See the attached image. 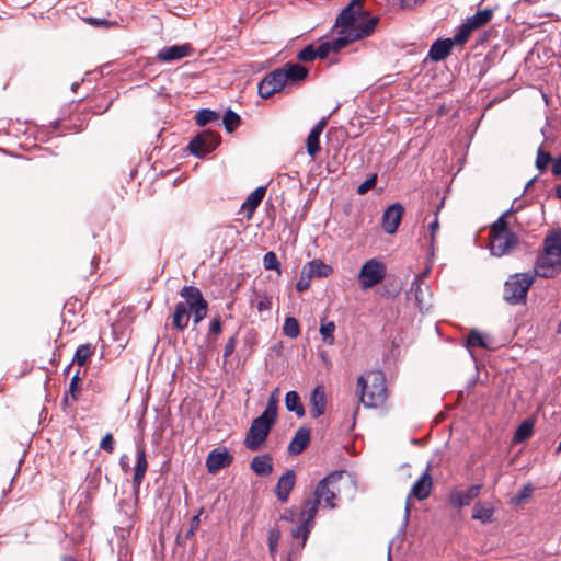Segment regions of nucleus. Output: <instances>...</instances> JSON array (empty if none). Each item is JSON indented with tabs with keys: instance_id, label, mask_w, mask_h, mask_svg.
<instances>
[{
	"instance_id": "f257e3e1",
	"label": "nucleus",
	"mask_w": 561,
	"mask_h": 561,
	"mask_svg": "<svg viewBox=\"0 0 561 561\" xmlns=\"http://www.w3.org/2000/svg\"><path fill=\"white\" fill-rule=\"evenodd\" d=\"M379 22L378 16H370L367 11L354 10L348 3L336 18L334 27L337 31L335 47L344 48L348 44L370 36Z\"/></svg>"
},
{
	"instance_id": "f03ea898",
	"label": "nucleus",
	"mask_w": 561,
	"mask_h": 561,
	"mask_svg": "<svg viewBox=\"0 0 561 561\" xmlns=\"http://www.w3.org/2000/svg\"><path fill=\"white\" fill-rule=\"evenodd\" d=\"M180 296L184 301H179L174 306L171 314L172 328L179 332L188 327L191 314L194 324H198L207 317L208 302L202 291L195 286H184L180 290Z\"/></svg>"
},
{
	"instance_id": "7ed1b4c3",
	"label": "nucleus",
	"mask_w": 561,
	"mask_h": 561,
	"mask_svg": "<svg viewBox=\"0 0 561 561\" xmlns=\"http://www.w3.org/2000/svg\"><path fill=\"white\" fill-rule=\"evenodd\" d=\"M308 70L300 64L287 62L283 67L268 72L259 83V94L268 99L274 93L283 91L287 85L304 81Z\"/></svg>"
},
{
	"instance_id": "20e7f679",
	"label": "nucleus",
	"mask_w": 561,
	"mask_h": 561,
	"mask_svg": "<svg viewBox=\"0 0 561 561\" xmlns=\"http://www.w3.org/2000/svg\"><path fill=\"white\" fill-rule=\"evenodd\" d=\"M561 272V230H553L543 239V249L538 254L533 274L552 278Z\"/></svg>"
},
{
	"instance_id": "39448f33",
	"label": "nucleus",
	"mask_w": 561,
	"mask_h": 561,
	"mask_svg": "<svg viewBox=\"0 0 561 561\" xmlns=\"http://www.w3.org/2000/svg\"><path fill=\"white\" fill-rule=\"evenodd\" d=\"M356 392L360 403L368 409H377L388 398L386 377L380 370H370L357 378Z\"/></svg>"
},
{
	"instance_id": "423d86ee",
	"label": "nucleus",
	"mask_w": 561,
	"mask_h": 561,
	"mask_svg": "<svg viewBox=\"0 0 561 561\" xmlns=\"http://www.w3.org/2000/svg\"><path fill=\"white\" fill-rule=\"evenodd\" d=\"M342 477L343 471H333L318 482L312 496L305 500L302 504L309 517L317 515L320 504L331 510L336 507L340 492L337 484Z\"/></svg>"
},
{
	"instance_id": "0eeeda50",
	"label": "nucleus",
	"mask_w": 561,
	"mask_h": 561,
	"mask_svg": "<svg viewBox=\"0 0 561 561\" xmlns=\"http://www.w3.org/2000/svg\"><path fill=\"white\" fill-rule=\"evenodd\" d=\"M536 279L531 272L511 275L504 284L503 297L510 305L525 304L527 293Z\"/></svg>"
},
{
	"instance_id": "6e6552de",
	"label": "nucleus",
	"mask_w": 561,
	"mask_h": 561,
	"mask_svg": "<svg viewBox=\"0 0 561 561\" xmlns=\"http://www.w3.org/2000/svg\"><path fill=\"white\" fill-rule=\"evenodd\" d=\"M387 275L386 264L378 257H373L366 261L357 275V280L360 289H370L385 279Z\"/></svg>"
},
{
	"instance_id": "1a4fd4ad",
	"label": "nucleus",
	"mask_w": 561,
	"mask_h": 561,
	"mask_svg": "<svg viewBox=\"0 0 561 561\" xmlns=\"http://www.w3.org/2000/svg\"><path fill=\"white\" fill-rule=\"evenodd\" d=\"M273 425V422L261 416L254 419L247 433L244 446L252 451L261 449Z\"/></svg>"
},
{
	"instance_id": "9d476101",
	"label": "nucleus",
	"mask_w": 561,
	"mask_h": 561,
	"mask_svg": "<svg viewBox=\"0 0 561 561\" xmlns=\"http://www.w3.org/2000/svg\"><path fill=\"white\" fill-rule=\"evenodd\" d=\"M219 141L220 137L218 134L211 130H204L190 141L188 148L194 156L203 158L214 151Z\"/></svg>"
},
{
	"instance_id": "9b49d317",
	"label": "nucleus",
	"mask_w": 561,
	"mask_h": 561,
	"mask_svg": "<svg viewBox=\"0 0 561 561\" xmlns=\"http://www.w3.org/2000/svg\"><path fill=\"white\" fill-rule=\"evenodd\" d=\"M518 244V237L513 233L490 236V251L494 256H503L512 252Z\"/></svg>"
},
{
	"instance_id": "f8f14e48",
	"label": "nucleus",
	"mask_w": 561,
	"mask_h": 561,
	"mask_svg": "<svg viewBox=\"0 0 561 561\" xmlns=\"http://www.w3.org/2000/svg\"><path fill=\"white\" fill-rule=\"evenodd\" d=\"M233 456L226 447H217L213 449L206 458V467L209 473H217L222 468L230 466Z\"/></svg>"
},
{
	"instance_id": "ddd939ff",
	"label": "nucleus",
	"mask_w": 561,
	"mask_h": 561,
	"mask_svg": "<svg viewBox=\"0 0 561 561\" xmlns=\"http://www.w3.org/2000/svg\"><path fill=\"white\" fill-rule=\"evenodd\" d=\"M148 470V461L146 456V447L144 443L136 445V463L133 476V489L136 494L139 493L140 485Z\"/></svg>"
},
{
	"instance_id": "4468645a",
	"label": "nucleus",
	"mask_w": 561,
	"mask_h": 561,
	"mask_svg": "<svg viewBox=\"0 0 561 561\" xmlns=\"http://www.w3.org/2000/svg\"><path fill=\"white\" fill-rule=\"evenodd\" d=\"M433 486V480L430 474V470L426 469L425 472L414 482L409 495L408 500L411 497H415L420 501L425 500L430 496ZM409 514V501H407L405 505V515Z\"/></svg>"
},
{
	"instance_id": "2eb2a0df",
	"label": "nucleus",
	"mask_w": 561,
	"mask_h": 561,
	"mask_svg": "<svg viewBox=\"0 0 561 561\" xmlns=\"http://www.w3.org/2000/svg\"><path fill=\"white\" fill-rule=\"evenodd\" d=\"M404 208L401 204L394 203L390 205L382 215V229L389 234H393L402 219Z\"/></svg>"
},
{
	"instance_id": "dca6fc26",
	"label": "nucleus",
	"mask_w": 561,
	"mask_h": 561,
	"mask_svg": "<svg viewBox=\"0 0 561 561\" xmlns=\"http://www.w3.org/2000/svg\"><path fill=\"white\" fill-rule=\"evenodd\" d=\"M192 54L193 47L191 44L165 46L158 51L157 59L161 62H171L181 60Z\"/></svg>"
},
{
	"instance_id": "f3484780",
	"label": "nucleus",
	"mask_w": 561,
	"mask_h": 561,
	"mask_svg": "<svg viewBox=\"0 0 561 561\" xmlns=\"http://www.w3.org/2000/svg\"><path fill=\"white\" fill-rule=\"evenodd\" d=\"M314 517L316 515H312L309 517L306 513V507L302 505L299 515H298V525L295 529H293L291 535L294 538H301L300 547L304 548L306 545V541L309 537V534L311 529L314 526Z\"/></svg>"
},
{
	"instance_id": "a211bd4d",
	"label": "nucleus",
	"mask_w": 561,
	"mask_h": 561,
	"mask_svg": "<svg viewBox=\"0 0 561 561\" xmlns=\"http://www.w3.org/2000/svg\"><path fill=\"white\" fill-rule=\"evenodd\" d=\"M481 490L480 484L471 485L468 490H454L449 493V504L456 508L467 506L472 500L479 496Z\"/></svg>"
},
{
	"instance_id": "6ab92c4d",
	"label": "nucleus",
	"mask_w": 561,
	"mask_h": 561,
	"mask_svg": "<svg viewBox=\"0 0 561 561\" xmlns=\"http://www.w3.org/2000/svg\"><path fill=\"white\" fill-rule=\"evenodd\" d=\"M296 476L294 470H287L279 479L275 488V495L285 503L288 501L289 494L295 486Z\"/></svg>"
},
{
	"instance_id": "aec40b11",
	"label": "nucleus",
	"mask_w": 561,
	"mask_h": 561,
	"mask_svg": "<svg viewBox=\"0 0 561 561\" xmlns=\"http://www.w3.org/2000/svg\"><path fill=\"white\" fill-rule=\"evenodd\" d=\"M310 414L318 419L323 415L327 409V394L323 386H317L310 396Z\"/></svg>"
},
{
	"instance_id": "412c9836",
	"label": "nucleus",
	"mask_w": 561,
	"mask_h": 561,
	"mask_svg": "<svg viewBox=\"0 0 561 561\" xmlns=\"http://www.w3.org/2000/svg\"><path fill=\"white\" fill-rule=\"evenodd\" d=\"M327 126V118L320 119L316 126L310 130L307 140V152L311 158H314L320 150V135Z\"/></svg>"
},
{
	"instance_id": "4be33fe9",
	"label": "nucleus",
	"mask_w": 561,
	"mask_h": 561,
	"mask_svg": "<svg viewBox=\"0 0 561 561\" xmlns=\"http://www.w3.org/2000/svg\"><path fill=\"white\" fill-rule=\"evenodd\" d=\"M266 193L265 186L255 188L242 203L241 211L245 213L247 219H251Z\"/></svg>"
},
{
	"instance_id": "5701e85b",
	"label": "nucleus",
	"mask_w": 561,
	"mask_h": 561,
	"mask_svg": "<svg viewBox=\"0 0 561 561\" xmlns=\"http://www.w3.org/2000/svg\"><path fill=\"white\" fill-rule=\"evenodd\" d=\"M454 44L450 38L435 41L428 50V58L433 61L445 60L451 53Z\"/></svg>"
},
{
	"instance_id": "b1692460",
	"label": "nucleus",
	"mask_w": 561,
	"mask_h": 561,
	"mask_svg": "<svg viewBox=\"0 0 561 561\" xmlns=\"http://www.w3.org/2000/svg\"><path fill=\"white\" fill-rule=\"evenodd\" d=\"M310 440V430L307 427H300L288 446L290 455L297 456L304 451Z\"/></svg>"
},
{
	"instance_id": "393cba45",
	"label": "nucleus",
	"mask_w": 561,
	"mask_h": 561,
	"mask_svg": "<svg viewBox=\"0 0 561 561\" xmlns=\"http://www.w3.org/2000/svg\"><path fill=\"white\" fill-rule=\"evenodd\" d=\"M304 267L312 278H324L333 273L332 266L324 263L320 259H314L307 262Z\"/></svg>"
},
{
	"instance_id": "a878e982",
	"label": "nucleus",
	"mask_w": 561,
	"mask_h": 561,
	"mask_svg": "<svg viewBox=\"0 0 561 561\" xmlns=\"http://www.w3.org/2000/svg\"><path fill=\"white\" fill-rule=\"evenodd\" d=\"M493 18L492 9H483L469 16L465 22L473 30H478L486 25Z\"/></svg>"
},
{
	"instance_id": "bb28decb",
	"label": "nucleus",
	"mask_w": 561,
	"mask_h": 561,
	"mask_svg": "<svg viewBox=\"0 0 561 561\" xmlns=\"http://www.w3.org/2000/svg\"><path fill=\"white\" fill-rule=\"evenodd\" d=\"M251 469L259 476H268L273 471V461L268 455L255 456L251 461Z\"/></svg>"
},
{
	"instance_id": "cd10ccee",
	"label": "nucleus",
	"mask_w": 561,
	"mask_h": 561,
	"mask_svg": "<svg viewBox=\"0 0 561 561\" xmlns=\"http://www.w3.org/2000/svg\"><path fill=\"white\" fill-rule=\"evenodd\" d=\"M285 405L288 411L295 412L298 417H302L305 415V409L301 404L298 392L288 391L285 396Z\"/></svg>"
},
{
	"instance_id": "c85d7f7f",
	"label": "nucleus",
	"mask_w": 561,
	"mask_h": 561,
	"mask_svg": "<svg viewBox=\"0 0 561 561\" xmlns=\"http://www.w3.org/2000/svg\"><path fill=\"white\" fill-rule=\"evenodd\" d=\"M534 433V422L531 420H524L515 431L513 443L519 444L531 437Z\"/></svg>"
},
{
	"instance_id": "c756f323",
	"label": "nucleus",
	"mask_w": 561,
	"mask_h": 561,
	"mask_svg": "<svg viewBox=\"0 0 561 561\" xmlns=\"http://www.w3.org/2000/svg\"><path fill=\"white\" fill-rule=\"evenodd\" d=\"M493 508L480 502L476 503L472 508V518L478 519L483 524L491 522Z\"/></svg>"
},
{
	"instance_id": "7c9ffc66",
	"label": "nucleus",
	"mask_w": 561,
	"mask_h": 561,
	"mask_svg": "<svg viewBox=\"0 0 561 561\" xmlns=\"http://www.w3.org/2000/svg\"><path fill=\"white\" fill-rule=\"evenodd\" d=\"M513 211V208L504 211L495 222L492 224L490 229V236H496V234H506V233H513L508 229V222L506 220V216Z\"/></svg>"
},
{
	"instance_id": "2f4dec72",
	"label": "nucleus",
	"mask_w": 561,
	"mask_h": 561,
	"mask_svg": "<svg viewBox=\"0 0 561 561\" xmlns=\"http://www.w3.org/2000/svg\"><path fill=\"white\" fill-rule=\"evenodd\" d=\"M472 32L473 30L466 22H463L459 25L456 34L453 38H450V41L454 45L462 46L468 42Z\"/></svg>"
},
{
	"instance_id": "473e14b6",
	"label": "nucleus",
	"mask_w": 561,
	"mask_h": 561,
	"mask_svg": "<svg viewBox=\"0 0 561 561\" xmlns=\"http://www.w3.org/2000/svg\"><path fill=\"white\" fill-rule=\"evenodd\" d=\"M335 323L333 321H321L320 324V334L322 336V341L328 345H333L335 342L334 337Z\"/></svg>"
},
{
	"instance_id": "72a5a7b5",
	"label": "nucleus",
	"mask_w": 561,
	"mask_h": 561,
	"mask_svg": "<svg viewBox=\"0 0 561 561\" xmlns=\"http://www.w3.org/2000/svg\"><path fill=\"white\" fill-rule=\"evenodd\" d=\"M94 353V347L91 344H82L80 345L75 354L73 363L79 366H83L88 358H90Z\"/></svg>"
},
{
	"instance_id": "f704fd0d",
	"label": "nucleus",
	"mask_w": 561,
	"mask_h": 561,
	"mask_svg": "<svg viewBox=\"0 0 561 561\" xmlns=\"http://www.w3.org/2000/svg\"><path fill=\"white\" fill-rule=\"evenodd\" d=\"M466 345L468 348H471V347L489 348V345L485 341V336L478 330L470 331V333L467 336Z\"/></svg>"
},
{
	"instance_id": "c9c22d12",
	"label": "nucleus",
	"mask_w": 561,
	"mask_h": 561,
	"mask_svg": "<svg viewBox=\"0 0 561 561\" xmlns=\"http://www.w3.org/2000/svg\"><path fill=\"white\" fill-rule=\"evenodd\" d=\"M283 333L290 339H296L300 334L299 323L294 317L285 318Z\"/></svg>"
},
{
	"instance_id": "e433bc0d",
	"label": "nucleus",
	"mask_w": 561,
	"mask_h": 561,
	"mask_svg": "<svg viewBox=\"0 0 561 561\" xmlns=\"http://www.w3.org/2000/svg\"><path fill=\"white\" fill-rule=\"evenodd\" d=\"M220 118L219 113L211 110H201L196 115V124L199 126H205L209 123L216 122Z\"/></svg>"
},
{
	"instance_id": "4c0bfd02",
	"label": "nucleus",
	"mask_w": 561,
	"mask_h": 561,
	"mask_svg": "<svg viewBox=\"0 0 561 561\" xmlns=\"http://www.w3.org/2000/svg\"><path fill=\"white\" fill-rule=\"evenodd\" d=\"M240 116L231 110H228L222 118V123L228 133H232L240 125Z\"/></svg>"
},
{
	"instance_id": "58836bf2",
	"label": "nucleus",
	"mask_w": 561,
	"mask_h": 561,
	"mask_svg": "<svg viewBox=\"0 0 561 561\" xmlns=\"http://www.w3.org/2000/svg\"><path fill=\"white\" fill-rule=\"evenodd\" d=\"M342 48L335 47V39L331 42H323L316 48L317 58L324 59L332 50L334 53L340 51Z\"/></svg>"
},
{
	"instance_id": "ea45409f",
	"label": "nucleus",
	"mask_w": 561,
	"mask_h": 561,
	"mask_svg": "<svg viewBox=\"0 0 561 561\" xmlns=\"http://www.w3.org/2000/svg\"><path fill=\"white\" fill-rule=\"evenodd\" d=\"M422 282H423V276L417 275L414 278V280L412 282L411 287H410V294H412L415 297V300L417 301L420 308H423L422 287H421Z\"/></svg>"
},
{
	"instance_id": "a19ab883",
	"label": "nucleus",
	"mask_w": 561,
	"mask_h": 561,
	"mask_svg": "<svg viewBox=\"0 0 561 561\" xmlns=\"http://www.w3.org/2000/svg\"><path fill=\"white\" fill-rule=\"evenodd\" d=\"M280 539V531L277 527L271 528L268 531V550L272 556L277 553V547Z\"/></svg>"
},
{
	"instance_id": "79ce46f5",
	"label": "nucleus",
	"mask_w": 561,
	"mask_h": 561,
	"mask_svg": "<svg viewBox=\"0 0 561 561\" xmlns=\"http://www.w3.org/2000/svg\"><path fill=\"white\" fill-rule=\"evenodd\" d=\"M277 400H268L265 410L260 416L275 423L277 419Z\"/></svg>"
},
{
	"instance_id": "37998d69",
	"label": "nucleus",
	"mask_w": 561,
	"mask_h": 561,
	"mask_svg": "<svg viewBox=\"0 0 561 561\" xmlns=\"http://www.w3.org/2000/svg\"><path fill=\"white\" fill-rule=\"evenodd\" d=\"M263 265L265 270H275L279 272L280 263L278 261L277 255L273 251H270L264 254Z\"/></svg>"
},
{
	"instance_id": "c03bdc74",
	"label": "nucleus",
	"mask_w": 561,
	"mask_h": 561,
	"mask_svg": "<svg viewBox=\"0 0 561 561\" xmlns=\"http://www.w3.org/2000/svg\"><path fill=\"white\" fill-rule=\"evenodd\" d=\"M311 279L312 277L310 276V274L305 270V267H302L299 278L296 283V289L299 293L307 290L310 287Z\"/></svg>"
},
{
	"instance_id": "a18cd8bd",
	"label": "nucleus",
	"mask_w": 561,
	"mask_h": 561,
	"mask_svg": "<svg viewBox=\"0 0 561 561\" xmlns=\"http://www.w3.org/2000/svg\"><path fill=\"white\" fill-rule=\"evenodd\" d=\"M551 162V156L548 152H545L542 149H539L536 158V167L540 172H543L548 164Z\"/></svg>"
},
{
	"instance_id": "49530a36",
	"label": "nucleus",
	"mask_w": 561,
	"mask_h": 561,
	"mask_svg": "<svg viewBox=\"0 0 561 561\" xmlns=\"http://www.w3.org/2000/svg\"><path fill=\"white\" fill-rule=\"evenodd\" d=\"M438 229H439V222H438L437 215H435L434 219L428 224L430 232H428V237H426V239L428 241V245L432 250L434 249L435 236H436Z\"/></svg>"
},
{
	"instance_id": "de8ad7c7",
	"label": "nucleus",
	"mask_w": 561,
	"mask_h": 561,
	"mask_svg": "<svg viewBox=\"0 0 561 561\" xmlns=\"http://www.w3.org/2000/svg\"><path fill=\"white\" fill-rule=\"evenodd\" d=\"M298 58L301 61H312L317 58L316 47L308 45L298 53Z\"/></svg>"
},
{
	"instance_id": "09e8293b",
	"label": "nucleus",
	"mask_w": 561,
	"mask_h": 561,
	"mask_svg": "<svg viewBox=\"0 0 561 561\" xmlns=\"http://www.w3.org/2000/svg\"><path fill=\"white\" fill-rule=\"evenodd\" d=\"M376 182H377V174L370 175L367 180H365L357 187V194H359V195L366 194L370 188H373L376 185Z\"/></svg>"
},
{
	"instance_id": "8fccbe9b",
	"label": "nucleus",
	"mask_w": 561,
	"mask_h": 561,
	"mask_svg": "<svg viewBox=\"0 0 561 561\" xmlns=\"http://www.w3.org/2000/svg\"><path fill=\"white\" fill-rule=\"evenodd\" d=\"M222 323L220 317H216L211 319L209 323V330L207 333V337L210 340L213 335H218L221 333Z\"/></svg>"
},
{
	"instance_id": "3c124183",
	"label": "nucleus",
	"mask_w": 561,
	"mask_h": 561,
	"mask_svg": "<svg viewBox=\"0 0 561 561\" xmlns=\"http://www.w3.org/2000/svg\"><path fill=\"white\" fill-rule=\"evenodd\" d=\"M255 304L260 312L268 311L272 308V298L268 296H257Z\"/></svg>"
},
{
	"instance_id": "603ef678",
	"label": "nucleus",
	"mask_w": 561,
	"mask_h": 561,
	"mask_svg": "<svg viewBox=\"0 0 561 561\" xmlns=\"http://www.w3.org/2000/svg\"><path fill=\"white\" fill-rule=\"evenodd\" d=\"M534 492V489L530 484L525 485L514 497V502L516 504H520L526 499L530 497Z\"/></svg>"
},
{
	"instance_id": "864d4df0",
	"label": "nucleus",
	"mask_w": 561,
	"mask_h": 561,
	"mask_svg": "<svg viewBox=\"0 0 561 561\" xmlns=\"http://www.w3.org/2000/svg\"><path fill=\"white\" fill-rule=\"evenodd\" d=\"M100 448L112 454L114 451V439L111 433H107L100 443Z\"/></svg>"
},
{
	"instance_id": "5fc2aeb1",
	"label": "nucleus",
	"mask_w": 561,
	"mask_h": 561,
	"mask_svg": "<svg viewBox=\"0 0 561 561\" xmlns=\"http://www.w3.org/2000/svg\"><path fill=\"white\" fill-rule=\"evenodd\" d=\"M426 0H400L399 5L402 10H413L414 8L422 5Z\"/></svg>"
},
{
	"instance_id": "6e6d98bb",
	"label": "nucleus",
	"mask_w": 561,
	"mask_h": 561,
	"mask_svg": "<svg viewBox=\"0 0 561 561\" xmlns=\"http://www.w3.org/2000/svg\"><path fill=\"white\" fill-rule=\"evenodd\" d=\"M236 344H237V339L236 336H231L227 343L225 344V348H224V357L227 358L229 357L230 355L233 354L234 350H236Z\"/></svg>"
},
{
	"instance_id": "4d7b16f0",
	"label": "nucleus",
	"mask_w": 561,
	"mask_h": 561,
	"mask_svg": "<svg viewBox=\"0 0 561 561\" xmlns=\"http://www.w3.org/2000/svg\"><path fill=\"white\" fill-rule=\"evenodd\" d=\"M90 25H93V26H102V27H108L111 25H113L114 23L108 21V20H105V19H96V18H88L85 20Z\"/></svg>"
},
{
	"instance_id": "13d9d810",
	"label": "nucleus",
	"mask_w": 561,
	"mask_h": 561,
	"mask_svg": "<svg viewBox=\"0 0 561 561\" xmlns=\"http://www.w3.org/2000/svg\"><path fill=\"white\" fill-rule=\"evenodd\" d=\"M199 524H201V519H199V513H198L191 520V526H190L188 531L186 533V538H191L192 536L195 535L196 530L199 527Z\"/></svg>"
},
{
	"instance_id": "bf43d9fd",
	"label": "nucleus",
	"mask_w": 561,
	"mask_h": 561,
	"mask_svg": "<svg viewBox=\"0 0 561 561\" xmlns=\"http://www.w3.org/2000/svg\"><path fill=\"white\" fill-rule=\"evenodd\" d=\"M78 382H79V377H78V375H75L71 378V382H70V386H69V391H70V393H71V396H72V398L75 400H77V396H78V392H79Z\"/></svg>"
},
{
	"instance_id": "052dcab7",
	"label": "nucleus",
	"mask_w": 561,
	"mask_h": 561,
	"mask_svg": "<svg viewBox=\"0 0 561 561\" xmlns=\"http://www.w3.org/2000/svg\"><path fill=\"white\" fill-rule=\"evenodd\" d=\"M551 171L554 176H561V156L552 162Z\"/></svg>"
},
{
	"instance_id": "680f3d73",
	"label": "nucleus",
	"mask_w": 561,
	"mask_h": 561,
	"mask_svg": "<svg viewBox=\"0 0 561 561\" xmlns=\"http://www.w3.org/2000/svg\"><path fill=\"white\" fill-rule=\"evenodd\" d=\"M119 466L122 470L127 473L129 471L128 456L122 455L119 458Z\"/></svg>"
},
{
	"instance_id": "e2e57ef3",
	"label": "nucleus",
	"mask_w": 561,
	"mask_h": 561,
	"mask_svg": "<svg viewBox=\"0 0 561 561\" xmlns=\"http://www.w3.org/2000/svg\"><path fill=\"white\" fill-rule=\"evenodd\" d=\"M350 3H354V10L358 11H365L363 9V0H351Z\"/></svg>"
},
{
	"instance_id": "0e129e2a",
	"label": "nucleus",
	"mask_w": 561,
	"mask_h": 561,
	"mask_svg": "<svg viewBox=\"0 0 561 561\" xmlns=\"http://www.w3.org/2000/svg\"><path fill=\"white\" fill-rule=\"evenodd\" d=\"M277 393H278V389H275V390L272 392V394H271V397H270V399H268V400H277V401H278Z\"/></svg>"
},
{
	"instance_id": "69168bd1",
	"label": "nucleus",
	"mask_w": 561,
	"mask_h": 561,
	"mask_svg": "<svg viewBox=\"0 0 561 561\" xmlns=\"http://www.w3.org/2000/svg\"><path fill=\"white\" fill-rule=\"evenodd\" d=\"M62 561H76L75 558L70 557V556H65L62 557Z\"/></svg>"
},
{
	"instance_id": "338daca9",
	"label": "nucleus",
	"mask_w": 561,
	"mask_h": 561,
	"mask_svg": "<svg viewBox=\"0 0 561 561\" xmlns=\"http://www.w3.org/2000/svg\"><path fill=\"white\" fill-rule=\"evenodd\" d=\"M80 83L79 82H75L71 84V90L72 91H76L78 88H79Z\"/></svg>"
},
{
	"instance_id": "774afa93",
	"label": "nucleus",
	"mask_w": 561,
	"mask_h": 561,
	"mask_svg": "<svg viewBox=\"0 0 561 561\" xmlns=\"http://www.w3.org/2000/svg\"><path fill=\"white\" fill-rule=\"evenodd\" d=\"M557 196L561 198V185L557 187Z\"/></svg>"
}]
</instances>
